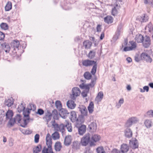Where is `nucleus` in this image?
<instances>
[{
  "label": "nucleus",
  "mask_w": 153,
  "mask_h": 153,
  "mask_svg": "<svg viewBox=\"0 0 153 153\" xmlns=\"http://www.w3.org/2000/svg\"><path fill=\"white\" fill-rule=\"evenodd\" d=\"M52 116L54 120H58L59 118V114L57 111L54 109L51 113L50 110H47L45 111V115L43 117L44 120L48 124V122L51 120Z\"/></svg>",
  "instance_id": "1"
},
{
  "label": "nucleus",
  "mask_w": 153,
  "mask_h": 153,
  "mask_svg": "<svg viewBox=\"0 0 153 153\" xmlns=\"http://www.w3.org/2000/svg\"><path fill=\"white\" fill-rule=\"evenodd\" d=\"M31 110H30V108H27L26 110L24 111L23 114L24 117H26V119L23 120V122L22 123H21L20 126L23 128H25L27 126V124L28 122H27V120H28L30 119L29 117V114L30 113V111Z\"/></svg>",
  "instance_id": "2"
},
{
  "label": "nucleus",
  "mask_w": 153,
  "mask_h": 153,
  "mask_svg": "<svg viewBox=\"0 0 153 153\" xmlns=\"http://www.w3.org/2000/svg\"><path fill=\"white\" fill-rule=\"evenodd\" d=\"M51 123L52 126L56 131L61 132L62 133L65 131V125L63 124H59L56 123L54 120L52 121Z\"/></svg>",
  "instance_id": "3"
},
{
  "label": "nucleus",
  "mask_w": 153,
  "mask_h": 153,
  "mask_svg": "<svg viewBox=\"0 0 153 153\" xmlns=\"http://www.w3.org/2000/svg\"><path fill=\"white\" fill-rule=\"evenodd\" d=\"M72 94L70 96L71 98L73 100H75L76 97L80 94L81 91L79 88L75 87L72 88Z\"/></svg>",
  "instance_id": "4"
},
{
  "label": "nucleus",
  "mask_w": 153,
  "mask_h": 153,
  "mask_svg": "<svg viewBox=\"0 0 153 153\" xmlns=\"http://www.w3.org/2000/svg\"><path fill=\"white\" fill-rule=\"evenodd\" d=\"M91 135L89 133L86 134L81 139V143L82 146H86L89 142L91 143Z\"/></svg>",
  "instance_id": "5"
},
{
  "label": "nucleus",
  "mask_w": 153,
  "mask_h": 153,
  "mask_svg": "<svg viewBox=\"0 0 153 153\" xmlns=\"http://www.w3.org/2000/svg\"><path fill=\"white\" fill-rule=\"evenodd\" d=\"M71 120L73 122H82V120L81 119H80V116L79 117H77V115L76 112L74 111H71Z\"/></svg>",
  "instance_id": "6"
},
{
  "label": "nucleus",
  "mask_w": 153,
  "mask_h": 153,
  "mask_svg": "<svg viewBox=\"0 0 153 153\" xmlns=\"http://www.w3.org/2000/svg\"><path fill=\"white\" fill-rule=\"evenodd\" d=\"M46 140V145L47 146V147H46L47 149L49 150L52 149V140L51 137L49 133H48L47 134Z\"/></svg>",
  "instance_id": "7"
},
{
  "label": "nucleus",
  "mask_w": 153,
  "mask_h": 153,
  "mask_svg": "<svg viewBox=\"0 0 153 153\" xmlns=\"http://www.w3.org/2000/svg\"><path fill=\"white\" fill-rule=\"evenodd\" d=\"M141 57L142 59L146 62L151 63L152 61V58L146 53H143L141 55Z\"/></svg>",
  "instance_id": "8"
},
{
  "label": "nucleus",
  "mask_w": 153,
  "mask_h": 153,
  "mask_svg": "<svg viewBox=\"0 0 153 153\" xmlns=\"http://www.w3.org/2000/svg\"><path fill=\"white\" fill-rule=\"evenodd\" d=\"M129 143L130 146L133 149H135L138 148V144L137 140L135 138L130 140Z\"/></svg>",
  "instance_id": "9"
},
{
  "label": "nucleus",
  "mask_w": 153,
  "mask_h": 153,
  "mask_svg": "<svg viewBox=\"0 0 153 153\" xmlns=\"http://www.w3.org/2000/svg\"><path fill=\"white\" fill-rule=\"evenodd\" d=\"M77 128L79 134L80 135H83L86 131V126L84 125H81L79 126L78 125L76 126Z\"/></svg>",
  "instance_id": "10"
},
{
  "label": "nucleus",
  "mask_w": 153,
  "mask_h": 153,
  "mask_svg": "<svg viewBox=\"0 0 153 153\" xmlns=\"http://www.w3.org/2000/svg\"><path fill=\"white\" fill-rule=\"evenodd\" d=\"M79 111L81 113V115L80 116V117H81V119L83 120V117L86 116L87 113V110L84 105H81L79 107Z\"/></svg>",
  "instance_id": "11"
},
{
  "label": "nucleus",
  "mask_w": 153,
  "mask_h": 153,
  "mask_svg": "<svg viewBox=\"0 0 153 153\" xmlns=\"http://www.w3.org/2000/svg\"><path fill=\"white\" fill-rule=\"evenodd\" d=\"M142 42L143 45L145 48L149 47L151 44L150 38L149 36H146L145 37L144 40Z\"/></svg>",
  "instance_id": "12"
},
{
  "label": "nucleus",
  "mask_w": 153,
  "mask_h": 153,
  "mask_svg": "<svg viewBox=\"0 0 153 153\" xmlns=\"http://www.w3.org/2000/svg\"><path fill=\"white\" fill-rule=\"evenodd\" d=\"M96 62H97V61L94 60L86 59L82 61V64L83 65L87 67L93 65L94 63H96Z\"/></svg>",
  "instance_id": "13"
},
{
  "label": "nucleus",
  "mask_w": 153,
  "mask_h": 153,
  "mask_svg": "<svg viewBox=\"0 0 153 153\" xmlns=\"http://www.w3.org/2000/svg\"><path fill=\"white\" fill-rule=\"evenodd\" d=\"M11 48H13V50H15L16 49L18 50V48L20 45L19 41L18 40H13L11 44Z\"/></svg>",
  "instance_id": "14"
},
{
  "label": "nucleus",
  "mask_w": 153,
  "mask_h": 153,
  "mask_svg": "<svg viewBox=\"0 0 153 153\" xmlns=\"http://www.w3.org/2000/svg\"><path fill=\"white\" fill-rule=\"evenodd\" d=\"M69 114V113L65 109L62 108L59 110V115L63 118H66Z\"/></svg>",
  "instance_id": "15"
},
{
  "label": "nucleus",
  "mask_w": 153,
  "mask_h": 153,
  "mask_svg": "<svg viewBox=\"0 0 153 153\" xmlns=\"http://www.w3.org/2000/svg\"><path fill=\"white\" fill-rule=\"evenodd\" d=\"M100 138V136L97 134H95L93 135L91 140L90 145H93L94 144V142H96L99 141Z\"/></svg>",
  "instance_id": "16"
},
{
  "label": "nucleus",
  "mask_w": 153,
  "mask_h": 153,
  "mask_svg": "<svg viewBox=\"0 0 153 153\" xmlns=\"http://www.w3.org/2000/svg\"><path fill=\"white\" fill-rule=\"evenodd\" d=\"M1 46L2 47V50H3L6 53H9L10 52V47L9 44L6 42H4L1 44Z\"/></svg>",
  "instance_id": "17"
},
{
  "label": "nucleus",
  "mask_w": 153,
  "mask_h": 153,
  "mask_svg": "<svg viewBox=\"0 0 153 153\" xmlns=\"http://www.w3.org/2000/svg\"><path fill=\"white\" fill-rule=\"evenodd\" d=\"M96 81V79H92L90 83L88 85H85L84 89H86L87 90V91L88 92L89 90L90 87L92 88L94 87Z\"/></svg>",
  "instance_id": "18"
},
{
  "label": "nucleus",
  "mask_w": 153,
  "mask_h": 153,
  "mask_svg": "<svg viewBox=\"0 0 153 153\" xmlns=\"http://www.w3.org/2000/svg\"><path fill=\"white\" fill-rule=\"evenodd\" d=\"M14 103V100L12 97L5 100L4 103L5 106L9 107L11 106Z\"/></svg>",
  "instance_id": "19"
},
{
  "label": "nucleus",
  "mask_w": 153,
  "mask_h": 153,
  "mask_svg": "<svg viewBox=\"0 0 153 153\" xmlns=\"http://www.w3.org/2000/svg\"><path fill=\"white\" fill-rule=\"evenodd\" d=\"M71 146L73 150H77L80 148V143L79 141H75L73 142Z\"/></svg>",
  "instance_id": "20"
},
{
  "label": "nucleus",
  "mask_w": 153,
  "mask_h": 153,
  "mask_svg": "<svg viewBox=\"0 0 153 153\" xmlns=\"http://www.w3.org/2000/svg\"><path fill=\"white\" fill-rule=\"evenodd\" d=\"M88 128L89 130L92 132H95L97 129V125L95 122L91 123L89 125Z\"/></svg>",
  "instance_id": "21"
},
{
  "label": "nucleus",
  "mask_w": 153,
  "mask_h": 153,
  "mask_svg": "<svg viewBox=\"0 0 153 153\" xmlns=\"http://www.w3.org/2000/svg\"><path fill=\"white\" fill-rule=\"evenodd\" d=\"M71 135L66 136L64 141V144L66 146H69L71 142Z\"/></svg>",
  "instance_id": "22"
},
{
  "label": "nucleus",
  "mask_w": 153,
  "mask_h": 153,
  "mask_svg": "<svg viewBox=\"0 0 153 153\" xmlns=\"http://www.w3.org/2000/svg\"><path fill=\"white\" fill-rule=\"evenodd\" d=\"M67 105L69 108L71 109H74L76 106V104L75 102L71 100H69L68 101Z\"/></svg>",
  "instance_id": "23"
},
{
  "label": "nucleus",
  "mask_w": 153,
  "mask_h": 153,
  "mask_svg": "<svg viewBox=\"0 0 153 153\" xmlns=\"http://www.w3.org/2000/svg\"><path fill=\"white\" fill-rule=\"evenodd\" d=\"M121 28V25H119L117 27V31L116 32L115 35L113 37V39L114 40L116 41L119 38L120 35V30Z\"/></svg>",
  "instance_id": "24"
},
{
  "label": "nucleus",
  "mask_w": 153,
  "mask_h": 153,
  "mask_svg": "<svg viewBox=\"0 0 153 153\" xmlns=\"http://www.w3.org/2000/svg\"><path fill=\"white\" fill-rule=\"evenodd\" d=\"M144 37L140 34L136 35L135 38V40L138 43L142 42L144 40Z\"/></svg>",
  "instance_id": "25"
},
{
  "label": "nucleus",
  "mask_w": 153,
  "mask_h": 153,
  "mask_svg": "<svg viewBox=\"0 0 153 153\" xmlns=\"http://www.w3.org/2000/svg\"><path fill=\"white\" fill-rule=\"evenodd\" d=\"M125 134L126 137L130 138L132 137V132L130 128H127L126 129L125 131Z\"/></svg>",
  "instance_id": "26"
},
{
  "label": "nucleus",
  "mask_w": 153,
  "mask_h": 153,
  "mask_svg": "<svg viewBox=\"0 0 153 153\" xmlns=\"http://www.w3.org/2000/svg\"><path fill=\"white\" fill-rule=\"evenodd\" d=\"M121 150L123 153L127 152L129 149L128 146L126 144H122L121 147Z\"/></svg>",
  "instance_id": "27"
},
{
  "label": "nucleus",
  "mask_w": 153,
  "mask_h": 153,
  "mask_svg": "<svg viewBox=\"0 0 153 153\" xmlns=\"http://www.w3.org/2000/svg\"><path fill=\"white\" fill-rule=\"evenodd\" d=\"M62 148V146L60 142L58 141L56 142L54 145V149L56 152L60 151Z\"/></svg>",
  "instance_id": "28"
},
{
  "label": "nucleus",
  "mask_w": 153,
  "mask_h": 153,
  "mask_svg": "<svg viewBox=\"0 0 153 153\" xmlns=\"http://www.w3.org/2000/svg\"><path fill=\"white\" fill-rule=\"evenodd\" d=\"M25 104L24 102H22L21 104L17 108L18 111L19 113H20L22 111H23V112L25 110Z\"/></svg>",
  "instance_id": "29"
},
{
  "label": "nucleus",
  "mask_w": 153,
  "mask_h": 153,
  "mask_svg": "<svg viewBox=\"0 0 153 153\" xmlns=\"http://www.w3.org/2000/svg\"><path fill=\"white\" fill-rule=\"evenodd\" d=\"M42 145L39 144L37 146L33 148V153H38L41 151L42 149Z\"/></svg>",
  "instance_id": "30"
},
{
  "label": "nucleus",
  "mask_w": 153,
  "mask_h": 153,
  "mask_svg": "<svg viewBox=\"0 0 153 153\" xmlns=\"http://www.w3.org/2000/svg\"><path fill=\"white\" fill-rule=\"evenodd\" d=\"M12 7V4L11 2L8 1L5 7V10L6 11H9Z\"/></svg>",
  "instance_id": "31"
},
{
  "label": "nucleus",
  "mask_w": 153,
  "mask_h": 153,
  "mask_svg": "<svg viewBox=\"0 0 153 153\" xmlns=\"http://www.w3.org/2000/svg\"><path fill=\"white\" fill-rule=\"evenodd\" d=\"M113 21V19L111 16H107L104 18V21L107 23H111Z\"/></svg>",
  "instance_id": "32"
},
{
  "label": "nucleus",
  "mask_w": 153,
  "mask_h": 153,
  "mask_svg": "<svg viewBox=\"0 0 153 153\" xmlns=\"http://www.w3.org/2000/svg\"><path fill=\"white\" fill-rule=\"evenodd\" d=\"M83 45L85 48H89L91 45V43L89 40H87L83 42Z\"/></svg>",
  "instance_id": "33"
},
{
  "label": "nucleus",
  "mask_w": 153,
  "mask_h": 153,
  "mask_svg": "<svg viewBox=\"0 0 153 153\" xmlns=\"http://www.w3.org/2000/svg\"><path fill=\"white\" fill-rule=\"evenodd\" d=\"M13 113L12 110H8L6 114L7 119H9L10 118H11L13 116Z\"/></svg>",
  "instance_id": "34"
},
{
  "label": "nucleus",
  "mask_w": 153,
  "mask_h": 153,
  "mask_svg": "<svg viewBox=\"0 0 153 153\" xmlns=\"http://www.w3.org/2000/svg\"><path fill=\"white\" fill-rule=\"evenodd\" d=\"M94 104L93 102H91L88 107V109L89 113H92L93 112L94 108Z\"/></svg>",
  "instance_id": "35"
},
{
  "label": "nucleus",
  "mask_w": 153,
  "mask_h": 153,
  "mask_svg": "<svg viewBox=\"0 0 153 153\" xmlns=\"http://www.w3.org/2000/svg\"><path fill=\"white\" fill-rule=\"evenodd\" d=\"M93 65H94L91 71V73L93 75H94L97 71V62H96V63H94Z\"/></svg>",
  "instance_id": "36"
},
{
  "label": "nucleus",
  "mask_w": 153,
  "mask_h": 153,
  "mask_svg": "<svg viewBox=\"0 0 153 153\" xmlns=\"http://www.w3.org/2000/svg\"><path fill=\"white\" fill-rule=\"evenodd\" d=\"M55 105L57 108L59 110H60L62 109V104L60 101L57 100L55 102Z\"/></svg>",
  "instance_id": "37"
},
{
  "label": "nucleus",
  "mask_w": 153,
  "mask_h": 153,
  "mask_svg": "<svg viewBox=\"0 0 153 153\" xmlns=\"http://www.w3.org/2000/svg\"><path fill=\"white\" fill-rule=\"evenodd\" d=\"M66 128L68 131L69 132H71L72 130V127L71 126V124L69 122H67V123L65 125V128Z\"/></svg>",
  "instance_id": "38"
},
{
  "label": "nucleus",
  "mask_w": 153,
  "mask_h": 153,
  "mask_svg": "<svg viewBox=\"0 0 153 153\" xmlns=\"http://www.w3.org/2000/svg\"><path fill=\"white\" fill-rule=\"evenodd\" d=\"M1 28L4 30H7L8 29V25L5 23H2L0 25Z\"/></svg>",
  "instance_id": "39"
},
{
  "label": "nucleus",
  "mask_w": 153,
  "mask_h": 153,
  "mask_svg": "<svg viewBox=\"0 0 153 153\" xmlns=\"http://www.w3.org/2000/svg\"><path fill=\"white\" fill-rule=\"evenodd\" d=\"M152 122L149 120H146L144 122V124L147 128H150L151 126Z\"/></svg>",
  "instance_id": "40"
},
{
  "label": "nucleus",
  "mask_w": 153,
  "mask_h": 153,
  "mask_svg": "<svg viewBox=\"0 0 153 153\" xmlns=\"http://www.w3.org/2000/svg\"><path fill=\"white\" fill-rule=\"evenodd\" d=\"M84 76L85 79L88 80L90 79L92 77L91 74L88 72H85L84 74Z\"/></svg>",
  "instance_id": "41"
},
{
  "label": "nucleus",
  "mask_w": 153,
  "mask_h": 153,
  "mask_svg": "<svg viewBox=\"0 0 153 153\" xmlns=\"http://www.w3.org/2000/svg\"><path fill=\"white\" fill-rule=\"evenodd\" d=\"M95 56V52H93L91 51L89 53L88 55V57L89 58L92 59H93Z\"/></svg>",
  "instance_id": "42"
},
{
  "label": "nucleus",
  "mask_w": 153,
  "mask_h": 153,
  "mask_svg": "<svg viewBox=\"0 0 153 153\" xmlns=\"http://www.w3.org/2000/svg\"><path fill=\"white\" fill-rule=\"evenodd\" d=\"M132 124L136 123L139 121V119L136 117H132L129 119Z\"/></svg>",
  "instance_id": "43"
},
{
  "label": "nucleus",
  "mask_w": 153,
  "mask_h": 153,
  "mask_svg": "<svg viewBox=\"0 0 153 153\" xmlns=\"http://www.w3.org/2000/svg\"><path fill=\"white\" fill-rule=\"evenodd\" d=\"M129 43L130 45V48L131 50L136 48V45L135 42L133 41H130L129 42Z\"/></svg>",
  "instance_id": "44"
},
{
  "label": "nucleus",
  "mask_w": 153,
  "mask_h": 153,
  "mask_svg": "<svg viewBox=\"0 0 153 153\" xmlns=\"http://www.w3.org/2000/svg\"><path fill=\"white\" fill-rule=\"evenodd\" d=\"M97 153H105V151L102 146L98 147L96 149Z\"/></svg>",
  "instance_id": "45"
},
{
  "label": "nucleus",
  "mask_w": 153,
  "mask_h": 153,
  "mask_svg": "<svg viewBox=\"0 0 153 153\" xmlns=\"http://www.w3.org/2000/svg\"><path fill=\"white\" fill-rule=\"evenodd\" d=\"M14 118L16 122H17L18 123H20V124L21 123H20L21 120V116L20 114H17Z\"/></svg>",
  "instance_id": "46"
},
{
  "label": "nucleus",
  "mask_w": 153,
  "mask_h": 153,
  "mask_svg": "<svg viewBox=\"0 0 153 153\" xmlns=\"http://www.w3.org/2000/svg\"><path fill=\"white\" fill-rule=\"evenodd\" d=\"M53 138L54 140H56L59 138V134L57 131H55L52 134Z\"/></svg>",
  "instance_id": "47"
},
{
  "label": "nucleus",
  "mask_w": 153,
  "mask_h": 153,
  "mask_svg": "<svg viewBox=\"0 0 153 153\" xmlns=\"http://www.w3.org/2000/svg\"><path fill=\"white\" fill-rule=\"evenodd\" d=\"M148 16H146L145 14H143L142 15L141 17V22H145L148 20Z\"/></svg>",
  "instance_id": "48"
},
{
  "label": "nucleus",
  "mask_w": 153,
  "mask_h": 153,
  "mask_svg": "<svg viewBox=\"0 0 153 153\" xmlns=\"http://www.w3.org/2000/svg\"><path fill=\"white\" fill-rule=\"evenodd\" d=\"M132 124H133L132 123L130 120L128 119L125 124V126L126 127L128 128V127L131 126Z\"/></svg>",
  "instance_id": "49"
},
{
  "label": "nucleus",
  "mask_w": 153,
  "mask_h": 153,
  "mask_svg": "<svg viewBox=\"0 0 153 153\" xmlns=\"http://www.w3.org/2000/svg\"><path fill=\"white\" fill-rule=\"evenodd\" d=\"M36 114L42 115L44 114V111L42 109L39 108L38 109L37 111L36 112Z\"/></svg>",
  "instance_id": "50"
},
{
  "label": "nucleus",
  "mask_w": 153,
  "mask_h": 153,
  "mask_svg": "<svg viewBox=\"0 0 153 153\" xmlns=\"http://www.w3.org/2000/svg\"><path fill=\"white\" fill-rule=\"evenodd\" d=\"M103 94L102 92H100L98 94V95L97 96L96 98L101 100L103 98Z\"/></svg>",
  "instance_id": "51"
},
{
  "label": "nucleus",
  "mask_w": 153,
  "mask_h": 153,
  "mask_svg": "<svg viewBox=\"0 0 153 153\" xmlns=\"http://www.w3.org/2000/svg\"><path fill=\"white\" fill-rule=\"evenodd\" d=\"M147 116L149 117H153V110H150L148 111L146 113Z\"/></svg>",
  "instance_id": "52"
},
{
  "label": "nucleus",
  "mask_w": 153,
  "mask_h": 153,
  "mask_svg": "<svg viewBox=\"0 0 153 153\" xmlns=\"http://www.w3.org/2000/svg\"><path fill=\"white\" fill-rule=\"evenodd\" d=\"M112 14L113 16L116 15L118 13V11L116 8L115 7H114L112 10Z\"/></svg>",
  "instance_id": "53"
},
{
  "label": "nucleus",
  "mask_w": 153,
  "mask_h": 153,
  "mask_svg": "<svg viewBox=\"0 0 153 153\" xmlns=\"http://www.w3.org/2000/svg\"><path fill=\"white\" fill-rule=\"evenodd\" d=\"M22 133L26 134H28L32 133V131L29 130H24L22 131Z\"/></svg>",
  "instance_id": "54"
},
{
  "label": "nucleus",
  "mask_w": 153,
  "mask_h": 153,
  "mask_svg": "<svg viewBox=\"0 0 153 153\" xmlns=\"http://www.w3.org/2000/svg\"><path fill=\"white\" fill-rule=\"evenodd\" d=\"M30 110H32L33 111H34L36 110V106L35 104L32 103H30Z\"/></svg>",
  "instance_id": "55"
},
{
  "label": "nucleus",
  "mask_w": 153,
  "mask_h": 153,
  "mask_svg": "<svg viewBox=\"0 0 153 153\" xmlns=\"http://www.w3.org/2000/svg\"><path fill=\"white\" fill-rule=\"evenodd\" d=\"M39 134H36L35 136V142L36 143H38L39 141Z\"/></svg>",
  "instance_id": "56"
},
{
  "label": "nucleus",
  "mask_w": 153,
  "mask_h": 153,
  "mask_svg": "<svg viewBox=\"0 0 153 153\" xmlns=\"http://www.w3.org/2000/svg\"><path fill=\"white\" fill-rule=\"evenodd\" d=\"M124 102V100L123 98L121 99L119 101V104L117 105V106L118 107V108H119L120 107L121 105L123 104Z\"/></svg>",
  "instance_id": "57"
},
{
  "label": "nucleus",
  "mask_w": 153,
  "mask_h": 153,
  "mask_svg": "<svg viewBox=\"0 0 153 153\" xmlns=\"http://www.w3.org/2000/svg\"><path fill=\"white\" fill-rule=\"evenodd\" d=\"M10 120L9 121V123L10 125H11V126H13L14 125L15 123L16 122L15 120H14V118L13 119L10 118Z\"/></svg>",
  "instance_id": "58"
},
{
  "label": "nucleus",
  "mask_w": 153,
  "mask_h": 153,
  "mask_svg": "<svg viewBox=\"0 0 153 153\" xmlns=\"http://www.w3.org/2000/svg\"><path fill=\"white\" fill-rule=\"evenodd\" d=\"M5 37V34L4 33L0 31V40H3Z\"/></svg>",
  "instance_id": "59"
},
{
  "label": "nucleus",
  "mask_w": 153,
  "mask_h": 153,
  "mask_svg": "<svg viewBox=\"0 0 153 153\" xmlns=\"http://www.w3.org/2000/svg\"><path fill=\"white\" fill-rule=\"evenodd\" d=\"M111 153H121L120 151L116 149H113L111 151Z\"/></svg>",
  "instance_id": "60"
},
{
  "label": "nucleus",
  "mask_w": 153,
  "mask_h": 153,
  "mask_svg": "<svg viewBox=\"0 0 153 153\" xmlns=\"http://www.w3.org/2000/svg\"><path fill=\"white\" fill-rule=\"evenodd\" d=\"M124 51H127L131 50L130 47H125L123 49Z\"/></svg>",
  "instance_id": "61"
},
{
  "label": "nucleus",
  "mask_w": 153,
  "mask_h": 153,
  "mask_svg": "<svg viewBox=\"0 0 153 153\" xmlns=\"http://www.w3.org/2000/svg\"><path fill=\"white\" fill-rule=\"evenodd\" d=\"M101 25H97V31L98 32H100L101 31Z\"/></svg>",
  "instance_id": "62"
},
{
  "label": "nucleus",
  "mask_w": 153,
  "mask_h": 153,
  "mask_svg": "<svg viewBox=\"0 0 153 153\" xmlns=\"http://www.w3.org/2000/svg\"><path fill=\"white\" fill-rule=\"evenodd\" d=\"M88 92H86L85 91H82V93L81 94L83 97H85L87 96V94Z\"/></svg>",
  "instance_id": "63"
},
{
  "label": "nucleus",
  "mask_w": 153,
  "mask_h": 153,
  "mask_svg": "<svg viewBox=\"0 0 153 153\" xmlns=\"http://www.w3.org/2000/svg\"><path fill=\"white\" fill-rule=\"evenodd\" d=\"M143 89L144 90V91H146V92H148L149 90V87L147 86H144L143 87Z\"/></svg>",
  "instance_id": "64"
}]
</instances>
